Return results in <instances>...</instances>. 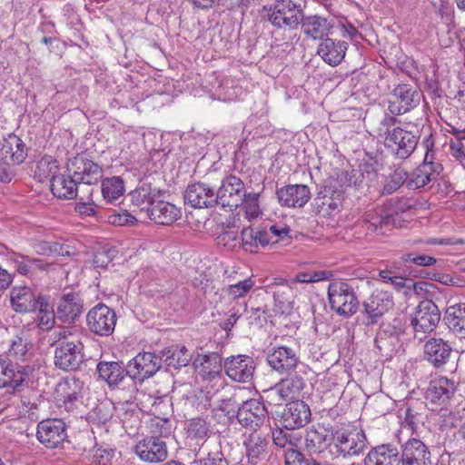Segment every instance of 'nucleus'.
Segmentation results:
<instances>
[{"mask_svg": "<svg viewBox=\"0 0 465 465\" xmlns=\"http://www.w3.org/2000/svg\"><path fill=\"white\" fill-rule=\"evenodd\" d=\"M196 361H200L202 365L201 374L204 380H217L221 386L223 384L222 379V358L218 353L213 352L199 356Z\"/></svg>", "mask_w": 465, "mask_h": 465, "instance_id": "obj_38", "label": "nucleus"}, {"mask_svg": "<svg viewBox=\"0 0 465 465\" xmlns=\"http://www.w3.org/2000/svg\"><path fill=\"white\" fill-rule=\"evenodd\" d=\"M52 193L60 199H74L81 192V188L72 175L64 174L53 178L50 183Z\"/></svg>", "mask_w": 465, "mask_h": 465, "instance_id": "obj_35", "label": "nucleus"}, {"mask_svg": "<svg viewBox=\"0 0 465 465\" xmlns=\"http://www.w3.org/2000/svg\"><path fill=\"white\" fill-rule=\"evenodd\" d=\"M59 171L58 162L52 156H44L36 164L35 176L40 182L49 180L50 183L53 178H56Z\"/></svg>", "mask_w": 465, "mask_h": 465, "instance_id": "obj_45", "label": "nucleus"}, {"mask_svg": "<svg viewBox=\"0 0 465 465\" xmlns=\"http://www.w3.org/2000/svg\"><path fill=\"white\" fill-rule=\"evenodd\" d=\"M362 305L363 313L368 320L366 324L373 325L393 306V301L388 292L376 289Z\"/></svg>", "mask_w": 465, "mask_h": 465, "instance_id": "obj_14", "label": "nucleus"}, {"mask_svg": "<svg viewBox=\"0 0 465 465\" xmlns=\"http://www.w3.org/2000/svg\"><path fill=\"white\" fill-rule=\"evenodd\" d=\"M195 465H229L222 451L220 442H214L213 449H209L206 458L200 459L193 462Z\"/></svg>", "mask_w": 465, "mask_h": 465, "instance_id": "obj_50", "label": "nucleus"}, {"mask_svg": "<svg viewBox=\"0 0 465 465\" xmlns=\"http://www.w3.org/2000/svg\"><path fill=\"white\" fill-rule=\"evenodd\" d=\"M9 260L15 264L16 271L20 274L29 276L33 273L32 257L12 252Z\"/></svg>", "mask_w": 465, "mask_h": 465, "instance_id": "obj_52", "label": "nucleus"}, {"mask_svg": "<svg viewBox=\"0 0 465 465\" xmlns=\"http://www.w3.org/2000/svg\"><path fill=\"white\" fill-rule=\"evenodd\" d=\"M281 391V399L288 400L294 398L305 387V381L300 375H289L275 384Z\"/></svg>", "mask_w": 465, "mask_h": 465, "instance_id": "obj_42", "label": "nucleus"}, {"mask_svg": "<svg viewBox=\"0 0 465 465\" xmlns=\"http://www.w3.org/2000/svg\"><path fill=\"white\" fill-rule=\"evenodd\" d=\"M41 247L44 253H56L62 256H69L71 254L66 246L55 242H45L41 244Z\"/></svg>", "mask_w": 465, "mask_h": 465, "instance_id": "obj_62", "label": "nucleus"}, {"mask_svg": "<svg viewBox=\"0 0 465 465\" xmlns=\"http://www.w3.org/2000/svg\"><path fill=\"white\" fill-rule=\"evenodd\" d=\"M218 244L229 249H233L240 242L236 231L227 230L219 234L216 238Z\"/></svg>", "mask_w": 465, "mask_h": 465, "instance_id": "obj_61", "label": "nucleus"}, {"mask_svg": "<svg viewBox=\"0 0 465 465\" xmlns=\"http://www.w3.org/2000/svg\"><path fill=\"white\" fill-rule=\"evenodd\" d=\"M300 25L303 33L314 40L327 36L332 27L326 18L319 15L305 16L304 13Z\"/></svg>", "mask_w": 465, "mask_h": 465, "instance_id": "obj_34", "label": "nucleus"}, {"mask_svg": "<svg viewBox=\"0 0 465 465\" xmlns=\"http://www.w3.org/2000/svg\"><path fill=\"white\" fill-rule=\"evenodd\" d=\"M259 193L254 192H246V196H244V201L242 203V205L244 209L245 215L249 220L257 218L261 213L260 206L258 203Z\"/></svg>", "mask_w": 465, "mask_h": 465, "instance_id": "obj_51", "label": "nucleus"}, {"mask_svg": "<svg viewBox=\"0 0 465 465\" xmlns=\"http://www.w3.org/2000/svg\"><path fill=\"white\" fill-rule=\"evenodd\" d=\"M101 191L104 200L114 203L124 195V180L120 176L105 178L102 180Z\"/></svg>", "mask_w": 465, "mask_h": 465, "instance_id": "obj_43", "label": "nucleus"}, {"mask_svg": "<svg viewBox=\"0 0 465 465\" xmlns=\"http://www.w3.org/2000/svg\"><path fill=\"white\" fill-rule=\"evenodd\" d=\"M115 413L126 431L134 432L141 423V411L134 402L124 401L116 406Z\"/></svg>", "mask_w": 465, "mask_h": 465, "instance_id": "obj_37", "label": "nucleus"}, {"mask_svg": "<svg viewBox=\"0 0 465 465\" xmlns=\"http://www.w3.org/2000/svg\"><path fill=\"white\" fill-rule=\"evenodd\" d=\"M426 154L422 163L409 174V190H417L424 187L430 181L436 179V176L443 170L442 165L439 163L429 161V152L434 146L432 134H427L423 140Z\"/></svg>", "mask_w": 465, "mask_h": 465, "instance_id": "obj_6", "label": "nucleus"}, {"mask_svg": "<svg viewBox=\"0 0 465 465\" xmlns=\"http://www.w3.org/2000/svg\"><path fill=\"white\" fill-rule=\"evenodd\" d=\"M245 454L241 463L257 465L266 459L268 454L269 439L261 432L252 431L243 440Z\"/></svg>", "mask_w": 465, "mask_h": 465, "instance_id": "obj_17", "label": "nucleus"}, {"mask_svg": "<svg viewBox=\"0 0 465 465\" xmlns=\"http://www.w3.org/2000/svg\"><path fill=\"white\" fill-rule=\"evenodd\" d=\"M440 320V312L438 306L429 299L422 300L417 305L411 319V325L425 331H434Z\"/></svg>", "mask_w": 465, "mask_h": 465, "instance_id": "obj_20", "label": "nucleus"}, {"mask_svg": "<svg viewBox=\"0 0 465 465\" xmlns=\"http://www.w3.org/2000/svg\"><path fill=\"white\" fill-rule=\"evenodd\" d=\"M303 9L292 0H274L261 10L262 19L279 30H295L302 18Z\"/></svg>", "mask_w": 465, "mask_h": 465, "instance_id": "obj_2", "label": "nucleus"}, {"mask_svg": "<svg viewBox=\"0 0 465 465\" xmlns=\"http://www.w3.org/2000/svg\"><path fill=\"white\" fill-rule=\"evenodd\" d=\"M430 285L428 282L420 281L414 282L411 288L409 286V300L419 304L420 299H427Z\"/></svg>", "mask_w": 465, "mask_h": 465, "instance_id": "obj_59", "label": "nucleus"}, {"mask_svg": "<svg viewBox=\"0 0 465 465\" xmlns=\"http://www.w3.org/2000/svg\"><path fill=\"white\" fill-rule=\"evenodd\" d=\"M66 169L80 187L97 184L104 175L103 167L83 153L69 159Z\"/></svg>", "mask_w": 465, "mask_h": 465, "instance_id": "obj_5", "label": "nucleus"}, {"mask_svg": "<svg viewBox=\"0 0 465 465\" xmlns=\"http://www.w3.org/2000/svg\"><path fill=\"white\" fill-rule=\"evenodd\" d=\"M134 450L140 460L149 463L162 462L168 455L166 443L155 436L145 437L139 440Z\"/></svg>", "mask_w": 465, "mask_h": 465, "instance_id": "obj_15", "label": "nucleus"}, {"mask_svg": "<svg viewBox=\"0 0 465 465\" xmlns=\"http://www.w3.org/2000/svg\"><path fill=\"white\" fill-rule=\"evenodd\" d=\"M244 196H246L244 183L236 175L230 174L222 180L215 199L221 207L232 210L242 205Z\"/></svg>", "mask_w": 465, "mask_h": 465, "instance_id": "obj_9", "label": "nucleus"}, {"mask_svg": "<svg viewBox=\"0 0 465 465\" xmlns=\"http://www.w3.org/2000/svg\"><path fill=\"white\" fill-rule=\"evenodd\" d=\"M272 285L280 287L279 290L273 291V299L275 303L278 304L281 309H283L286 303H290L285 298V295L291 292L292 289L287 284H284L282 279H274Z\"/></svg>", "mask_w": 465, "mask_h": 465, "instance_id": "obj_58", "label": "nucleus"}, {"mask_svg": "<svg viewBox=\"0 0 465 465\" xmlns=\"http://www.w3.org/2000/svg\"><path fill=\"white\" fill-rule=\"evenodd\" d=\"M407 465L402 454L391 444H383L373 448L364 459V465Z\"/></svg>", "mask_w": 465, "mask_h": 465, "instance_id": "obj_26", "label": "nucleus"}, {"mask_svg": "<svg viewBox=\"0 0 465 465\" xmlns=\"http://www.w3.org/2000/svg\"><path fill=\"white\" fill-rule=\"evenodd\" d=\"M367 446V439L363 430H354L349 433H337L334 447L336 451L343 456L361 453Z\"/></svg>", "mask_w": 465, "mask_h": 465, "instance_id": "obj_25", "label": "nucleus"}, {"mask_svg": "<svg viewBox=\"0 0 465 465\" xmlns=\"http://www.w3.org/2000/svg\"><path fill=\"white\" fill-rule=\"evenodd\" d=\"M407 173L404 170H395V172L390 175L382 189V194H391L398 190L407 179Z\"/></svg>", "mask_w": 465, "mask_h": 465, "instance_id": "obj_53", "label": "nucleus"}, {"mask_svg": "<svg viewBox=\"0 0 465 465\" xmlns=\"http://www.w3.org/2000/svg\"><path fill=\"white\" fill-rule=\"evenodd\" d=\"M330 440L329 435L323 428L310 429L305 436V448L310 452H321Z\"/></svg>", "mask_w": 465, "mask_h": 465, "instance_id": "obj_44", "label": "nucleus"}, {"mask_svg": "<svg viewBox=\"0 0 465 465\" xmlns=\"http://www.w3.org/2000/svg\"><path fill=\"white\" fill-rule=\"evenodd\" d=\"M409 465H425L430 451L425 444L415 438L409 439Z\"/></svg>", "mask_w": 465, "mask_h": 465, "instance_id": "obj_46", "label": "nucleus"}, {"mask_svg": "<svg viewBox=\"0 0 465 465\" xmlns=\"http://www.w3.org/2000/svg\"><path fill=\"white\" fill-rule=\"evenodd\" d=\"M253 286L254 282L252 279L247 278L235 284L230 285L228 288V293L232 299H238L245 296Z\"/></svg>", "mask_w": 465, "mask_h": 465, "instance_id": "obj_55", "label": "nucleus"}, {"mask_svg": "<svg viewBox=\"0 0 465 465\" xmlns=\"http://www.w3.org/2000/svg\"><path fill=\"white\" fill-rule=\"evenodd\" d=\"M348 43L326 37L319 45L317 54L331 66L339 65L345 57Z\"/></svg>", "mask_w": 465, "mask_h": 465, "instance_id": "obj_29", "label": "nucleus"}, {"mask_svg": "<svg viewBox=\"0 0 465 465\" xmlns=\"http://www.w3.org/2000/svg\"><path fill=\"white\" fill-rule=\"evenodd\" d=\"M96 371L99 378L104 381L110 388L117 386L126 373V367L124 368L122 361H101L97 363Z\"/></svg>", "mask_w": 465, "mask_h": 465, "instance_id": "obj_33", "label": "nucleus"}, {"mask_svg": "<svg viewBox=\"0 0 465 465\" xmlns=\"http://www.w3.org/2000/svg\"><path fill=\"white\" fill-rule=\"evenodd\" d=\"M268 418V411L265 404L256 399L243 401L238 408L237 420L246 429L257 431Z\"/></svg>", "mask_w": 465, "mask_h": 465, "instance_id": "obj_11", "label": "nucleus"}, {"mask_svg": "<svg viewBox=\"0 0 465 465\" xmlns=\"http://www.w3.org/2000/svg\"><path fill=\"white\" fill-rule=\"evenodd\" d=\"M241 404L236 400L235 396H232L226 399H222L219 404V410L223 411L230 420L237 418L238 408Z\"/></svg>", "mask_w": 465, "mask_h": 465, "instance_id": "obj_56", "label": "nucleus"}, {"mask_svg": "<svg viewBox=\"0 0 465 465\" xmlns=\"http://www.w3.org/2000/svg\"><path fill=\"white\" fill-rule=\"evenodd\" d=\"M84 344L68 330L58 333L54 350L55 366L65 371H76L84 362Z\"/></svg>", "mask_w": 465, "mask_h": 465, "instance_id": "obj_3", "label": "nucleus"}, {"mask_svg": "<svg viewBox=\"0 0 465 465\" xmlns=\"http://www.w3.org/2000/svg\"><path fill=\"white\" fill-rule=\"evenodd\" d=\"M35 368L31 365H20L12 363L7 381V392L11 394L20 393L32 383Z\"/></svg>", "mask_w": 465, "mask_h": 465, "instance_id": "obj_30", "label": "nucleus"}, {"mask_svg": "<svg viewBox=\"0 0 465 465\" xmlns=\"http://www.w3.org/2000/svg\"><path fill=\"white\" fill-rule=\"evenodd\" d=\"M163 190L153 186L146 178L139 182L136 188L129 193V197L134 206L148 213L151 206L163 196Z\"/></svg>", "mask_w": 465, "mask_h": 465, "instance_id": "obj_22", "label": "nucleus"}, {"mask_svg": "<svg viewBox=\"0 0 465 465\" xmlns=\"http://www.w3.org/2000/svg\"><path fill=\"white\" fill-rule=\"evenodd\" d=\"M278 201L282 206L291 208L303 207L311 199V191L304 184L285 185L276 192Z\"/></svg>", "mask_w": 465, "mask_h": 465, "instance_id": "obj_24", "label": "nucleus"}, {"mask_svg": "<svg viewBox=\"0 0 465 465\" xmlns=\"http://www.w3.org/2000/svg\"><path fill=\"white\" fill-rule=\"evenodd\" d=\"M216 193L203 183L189 184L184 192V202L193 208H212L218 205Z\"/></svg>", "mask_w": 465, "mask_h": 465, "instance_id": "obj_19", "label": "nucleus"}, {"mask_svg": "<svg viewBox=\"0 0 465 465\" xmlns=\"http://www.w3.org/2000/svg\"><path fill=\"white\" fill-rule=\"evenodd\" d=\"M343 200L341 190L326 185L321 189L314 198L313 211L322 216H330L339 210Z\"/></svg>", "mask_w": 465, "mask_h": 465, "instance_id": "obj_21", "label": "nucleus"}, {"mask_svg": "<svg viewBox=\"0 0 465 465\" xmlns=\"http://www.w3.org/2000/svg\"><path fill=\"white\" fill-rule=\"evenodd\" d=\"M406 131L398 127L394 128L386 138L387 145L395 152L401 159L407 158L406 143L404 142Z\"/></svg>", "mask_w": 465, "mask_h": 465, "instance_id": "obj_47", "label": "nucleus"}, {"mask_svg": "<svg viewBox=\"0 0 465 465\" xmlns=\"http://www.w3.org/2000/svg\"><path fill=\"white\" fill-rule=\"evenodd\" d=\"M452 353V348L441 338L429 339L423 345V357L435 368L444 366Z\"/></svg>", "mask_w": 465, "mask_h": 465, "instance_id": "obj_23", "label": "nucleus"}, {"mask_svg": "<svg viewBox=\"0 0 465 465\" xmlns=\"http://www.w3.org/2000/svg\"><path fill=\"white\" fill-rule=\"evenodd\" d=\"M36 437L45 447L54 449L67 437L65 423L59 419L42 420L37 425Z\"/></svg>", "mask_w": 465, "mask_h": 465, "instance_id": "obj_13", "label": "nucleus"}, {"mask_svg": "<svg viewBox=\"0 0 465 465\" xmlns=\"http://www.w3.org/2000/svg\"><path fill=\"white\" fill-rule=\"evenodd\" d=\"M267 232H269L270 236L272 237V242H270L272 244L277 243L279 242H283V244H289L291 242V229L286 225L279 226L278 224H273L269 227Z\"/></svg>", "mask_w": 465, "mask_h": 465, "instance_id": "obj_54", "label": "nucleus"}, {"mask_svg": "<svg viewBox=\"0 0 465 465\" xmlns=\"http://www.w3.org/2000/svg\"><path fill=\"white\" fill-rule=\"evenodd\" d=\"M116 406L110 400H104L96 404L90 412V419L98 423H106L114 416Z\"/></svg>", "mask_w": 465, "mask_h": 465, "instance_id": "obj_48", "label": "nucleus"}, {"mask_svg": "<svg viewBox=\"0 0 465 465\" xmlns=\"http://www.w3.org/2000/svg\"><path fill=\"white\" fill-rule=\"evenodd\" d=\"M83 305L77 295L68 293L59 301L56 316L63 322H74L82 313Z\"/></svg>", "mask_w": 465, "mask_h": 465, "instance_id": "obj_36", "label": "nucleus"}, {"mask_svg": "<svg viewBox=\"0 0 465 465\" xmlns=\"http://www.w3.org/2000/svg\"><path fill=\"white\" fill-rule=\"evenodd\" d=\"M163 357L153 352H139L126 366V373L131 378L134 387L135 380L144 381L153 376L162 367ZM136 390V388H134Z\"/></svg>", "mask_w": 465, "mask_h": 465, "instance_id": "obj_7", "label": "nucleus"}, {"mask_svg": "<svg viewBox=\"0 0 465 465\" xmlns=\"http://www.w3.org/2000/svg\"><path fill=\"white\" fill-rule=\"evenodd\" d=\"M161 355L163 357V362L174 369L187 366L192 359L185 346L180 348L176 346L166 348L161 351Z\"/></svg>", "mask_w": 465, "mask_h": 465, "instance_id": "obj_41", "label": "nucleus"}, {"mask_svg": "<svg viewBox=\"0 0 465 465\" xmlns=\"http://www.w3.org/2000/svg\"><path fill=\"white\" fill-rule=\"evenodd\" d=\"M241 240L245 251L257 252L259 246L264 247L272 242L267 230H254L253 228H245L242 231Z\"/></svg>", "mask_w": 465, "mask_h": 465, "instance_id": "obj_39", "label": "nucleus"}, {"mask_svg": "<svg viewBox=\"0 0 465 465\" xmlns=\"http://www.w3.org/2000/svg\"><path fill=\"white\" fill-rule=\"evenodd\" d=\"M116 314L114 310L104 304H97L86 315L89 330L100 336L111 335L115 328Z\"/></svg>", "mask_w": 465, "mask_h": 465, "instance_id": "obj_10", "label": "nucleus"}, {"mask_svg": "<svg viewBox=\"0 0 465 465\" xmlns=\"http://www.w3.org/2000/svg\"><path fill=\"white\" fill-rule=\"evenodd\" d=\"M147 215L155 223L171 225L181 217L182 213L174 204L158 198L151 206Z\"/></svg>", "mask_w": 465, "mask_h": 465, "instance_id": "obj_31", "label": "nucleus"}, {"mask_svg": "<svg viewBox=\"0 0 465 465\" xmlns=\"http://www.w3.org/2000/svg\"><path fill=\"white\" fill-rule=\"evenodd\" d=\"M448 328L455 333L465 332V303H456L446 309L443 318Z\"/></svg>", "mask_w": 465, "mask_h": 465, "instance_id": "obj_40", "label": "nucleus"}, {"mask_svg": "<svg viewBox=\"0 0 465 465\" xmlns=\"http://www.w3.org/2000/svg\"><path fill=\"white\" fill-rule=\"evenodd\" d=\"M15 169L10 166L7 160L0 153V182L9 183L15 176Z\"/></svg>", "mask_w": 465, "mask_h": 465, "instance_id": "obj_63", "label": "nucleus"}, {"mask_svg": "<svg viewBox=\"0 0 465 465\" xmlns=\"http://www.w3.org/2000/svg\"><path fill=\"white\" fill-rule=\"evenodd\" d=\"M113 251L109 249H101L94 252L93 263L97 268H106L113 260Z\"/></svg>", "mask_w": 465, "mask_h": 465, "instance_id": "obj_60", "label": "nucleus"}, {"mask_svg": "<svg viewBox=\"0 0 465 465\" xmlns=\"http://www.w3.org/2000/svg\"><path fill=\"white\" fill-rule=\"evenodd\" d=\"M409 262H413L418 266L430 267L436 263L437 260L426 254H415L409 252Z\"/></svg>", "mask_w": 465, "mask_h": 465, "instance_id": "obj_64", "label": "nucleus"}, {"mask_svg": "<svg viewBox=\"0 0 465 465\" xmlns=\"http://www.w3.org/2000/svg\"><path fill=\"white\" fill-rule=\"evenodd\" d=\"M223 368L230 379L245 383L252 379L255 364L252 358L247 355H237L227 358Z\"/></svg>", "mask_w": 465, "mask_h": 465, "instance_id": "obj_18", "label": "nucleus"}, {"mask_svg": "<svg viewBox=\"0 0 465 465\" xmlns=\"http://www.w3.org/2000/svg\"><path fill=\"white\" fill-rule=\"evenodd\" d=\"M269 366L280 375H290L300 364L299 347L280 345L273 347L266 356Z\"/></svg>", "mask_w": 465, "mask_h": 465, "instance_id": "obj_8", "label": "nucleus"}, {"mask_svg": "<svg viewBox=\"0 0 465 465\" xmlns=\"http://www.w3.org/2000/svg\"><path fill=\"white\" fill-rule=\"evenodd\" d=\"M93 190L87 191V195H79L80 202L75 205V211L82 215L91 216L95 213L94 202L92 200Z\"/></svg>", "mask_w": 465, "mask_h": 465, "instance_id": "obj_57", "label": "nucleus"}, {"mask_svg": "<svg viewBox=\"0 0 465 465\" xmlns=\"http://www.w3.org/2000/svg\"><path fill=\"white\" fill-rule=\"evenodd\" d=\"M185 425L187 438L195 440H203L202 447L210 449L212 445L214 446V442H218L217 440L210 439L213 433L211 423L205 419L200 417L193 418L187 420Z\"/></svg>", "mask_w": 465, "mask_h": 465, "instance_id": "obj_32", "label": "nucleus"}, {"mask_svg": "<svg viewBox=\"0 0 465 465\" xmlns=\"http://www.w3.org/2000/svg\"><path fill=\"white\" fill-rule=\"evenodd\" d=\"M407 216V201L397 200L385 209H376L365 214L361 226L371 232L385 234L393 227H404Z\"/></svg>", "mask_w": 465, "mask_h": 465, "instance_id": "obj_1", "label": "nucleus"}, {"mask_svg": "<svg viewBox=\"0 0 465 465\" xmlns=\"http://www.w3.org/2000/svg\"><path fill=\"white\" fill-rule=\"evenodd\" d=\"M45 296L37 293L27 286L14 287L10 293L12 308L19 313L35 312L38 304L43 306Z\"/></svg>", "mask_w": 465, "mask_h": 465, "instance_id": "obj_16", "label": "nucleus"}, {"mask_svg": "<svg viewBox=\"0 0 465 465\" xmlns=\"http://www.w3.org/2000/svg\"><path fill=\"white\" fill-rule=\"evenodd\" d=\"M328 298L331 310L341 316H352L359 309L354 289L348 282H331L328 287Z\"/></svg>", "mask_w": 465, "mask_h": 465, "instance_id": "obj_4", "label": "nucleus"}, {"mask_svg": "<svg viewBox=\"0 0 465 465\" xmlns=\"http://www.w3.org/2000/svg\"><path fill=\"white\" fill-rule=\"evenodd\" d=\"M0 153L10 163V166L14 168L15 165H19L25 160L27 147L20 137L10 134L0 141Z\"/></svg>", "mask_w": 465, "mask_h": 465, "instance_id": "obj_28", "label": "nucleus"}, {"mask_svg": "<svg viewBox=\"0 0 465 465\" xmlns=\"http://www.w3.org/2000/svg\"><path fill=\"white\" fill-rule=\"evenodd\" d=\"M36 311H38V326L42 330H50L54 323L55 315L54 311L50 308L48 298L45 296L43 301V306L38 304Z\"/></svg>", "mask_w": 465, "mask_h": 465, "instance_id": "obj_49", "label": "nucleus"}, {"mask_svg": "<svg viewBox=\"0 0 465 465\" xmlns=\"http://www.w3.org/2000/svg\"><path fill=\"white\" fill-rule=\"evenodd\" d=\"M311 410L303 401L296 400L288 402L280 414V422L286 430H296L304 427L311 420Z\"/></svg>", "mask_w": 465, "mask_h": 465, "instance_id": "obj_12", "label": "nucleus"}, {"mask_svg": "<svg viewBox=\"0 0 465 465\" xmlns=\"http://www.w3.org/2000/svg\"><path fill=\"white\" fill-rule=\"evenodd\" d=\"M455 391L456 385L453 381L440 377L430 381L425 397L432 404L443 405L454 396Z\"/></svg>", "mask_w": 465, "mask_h": 465, "instance_id": "obj_27", "label": "nucleus"}]
</instances>
